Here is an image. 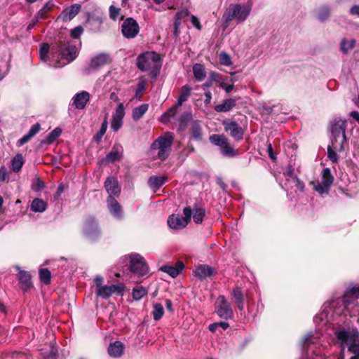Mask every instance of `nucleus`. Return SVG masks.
Returning <instances> with one entry per match:
<instances>
[{
    "instance_id": "obj_41",
    "label": "nucleus",
    "mask_w": 359,
    "mask_h": 359,
    "mask_svg": "<svg viewBox=\"0 0 359 359\" xmlns=\"http://www.w3.org/2000/svg\"><path fill=\"white\" fill-rule=\"evenodd\" d=\"M62 130L59 128H56L47 135L43 142L50 144L56 140L60 136Z\"/></svg>"
},
{
    "instance_id": "obj_61",
    "label": "nucleus",
    "mask_w": 359,
    "mask_h": 359,
    "mask_svg": "<svg viewBox=\"0 0 359 359\" xmlns=\"http://www.w3.org/2000/svg\"><path fill=\"white\" fill-rule=\"evenodd\" d=\"M212 82L213 81H215V82H218L219 81V79H221V77L219 76V74L215 72H212L210 73V76L208 78Z\"/></svg>"
},
{
    "instance_id": "obj_4",
    "label": "nucleus",
    "mask_w": 359,
    "mask_h": 359,
    "mask_svg": "<svg viewBox=\"0 0 359 359\" xmlns=\"http://www.w3.org/2000/svg\"><path fill=\"white\" fill-rule=\"evenodd\" d=\"M173 136L170 133L158 137L151 145V151L156 153V157L161 161H165L171 151Z\"/></svg>"
},
{
    "instance_id": "obj_18",
    "label": "nucleus",
    "mask_w": 359,
    "mask_h": 359,
    "mask_svg": "<svg viewBox=\"0 0 359 359\" xmlns=\"http://www.w3.org/2000/svg\"><path fill=\"white\" fill-rule=\"evenodd\" d=\"M104 187L109 194L108 197L115 198V196H118L121 193V187L114 177H107L104 182Z\"/></svg>"
},
{
    "instance_id": "obj_31",
    "label": "nucleus",
    "mask_w": 359,
    "mask_h": 359,
    "mask_svg": "<svg viewBox=\"0 0 359 359\" xmlns=\"http://www.w3.org/2000/svg\"><path fill=\"white\" fill-rule=\"evenodd\" d=\"M168 181V177L165 176H151L148 180L149 187L153 189H158Z\"/></svg>"
},
{
    "instance_id": "obj_12",
    "label": "nucleus",
    "mask_w": 359,
    "mask_h": 359,
    "mask_svg": "<svg viewBox=\"0 0 359 359\" xmlns=\"http://www.w3.org/2000/svg\"><path fill=\"white\" fill-rule=\"evenodd\" d=\"M139 25L133 18H126L121 26L123 35L127 39H133L139 33Z\"/></svg>"
},
{
    "instance_id": "obj_48",
    "label": "nucleus",
    "mask_w": 359,
    "mask_h": 359,
    "mask_svg": "<svg viewBox=\"0 0 359 359\" xmlns=\"http://www.w3.org/2000/svg\"><path fill=\"white\" fill-rule=\"evenodd\" d=\"M39 277L41 282L45 284H49L50 282V272L47 269H41L39 270Z\"/></svg>"
},
{
    "instance_id": "obj_9",
    "label": "nucleus",
    "mask_w": 359,
    "mask_h": 359,
    "mask_svg": "<svg viewBox=\"0 0 359 359\" xmlns=\"http://www.w3.org/2000/svg\"><path fill=\"white\" fill-rule=\"evenodd\" d=\"M215 312L224 320L233 318V311L224 295H219L215 303Z\"/></svg>"
},
{
    "instance_id": "obj_1",
    "label": "nucleus",
    "mask_w": 359,
    "mask_h": 359,
    "mask_svg": "<svg viewBox=\"0 0 359 359\" xmlns=\"http://www.w3.org/2000/svg\"><path fill=\"white\" fill-rule=\"evenodd\" d=\"M346 121L341 118H334L330 123V144L327 147V156L332 163H337L338 153L344 151L348 144L345 130Z\"/></svg>"
},
{
    "instance_id": "obj_45",
    "label": "nucleus",
    "mask_w": 359,
    "mask_h": 359,
    "mask_svg": "<svg viewBox=\"0 0 359 359\" xmlns=\"http://www.w3.org/2000/svg\"><path fill=\"white\" fill-rule=\"evenodd\" d=\"M318 339V336H314L311 333H309L306 334L303 341H302V346L304 349H309L311 344L316 343V341Z\"/></svg>"
},
{
    "instance_id": "obj_44",
    "label": "nucleus",
    "mask_w": 359,
    "mask_h": 359,
    "mask_svg": "<svg viewBox=\"0 0 359 359\" xmlns=\"http://www.w3.org/2000/svg\"><path fill=\"white\" fill-rule=\"evenodd\" d=\"M121 158V153L118 151H111L102 160V163H114Z\"/></svg>"
},
{
    "instance_id": "obj_59",
    "label": "nucleus",
    "mask_w": 359,
    "mask_h": 359,
    "mask_svg": "<svg viewBox=\"0 0 359 359\" xmlns=\"http://www.w3.org/2000/svg\"><path fill=\"white\" fill-rule=\"evenodd\" d=\"M339 342L340 344L341 351H340L338 359H344L345 357V348L346 346L345 344V342H344V341H339Z\"/></svg>"
},
{
    "instance_id": "obj_62",
    "label": "nucleus",
    "mask_w": 359,
    "mask_h": 359,
    "mask_svg": "<svg viewBox=\"0 0 359 359\" xmlns=\"http://www.w3.org/2000/svg\"><path fill=\"white\" fill-rule=\"evenodd\" d=\"M350 14L359 17V5H354L350 8Z\"/></svg>"
},
{
    "instance_id": "obj_56",
    "label": "nucleus",
    "mask_w": 359,
    "mask_h": 359,
    "mask_svg": "<svg viewBox=\"0 0 359 359\" xmlns=\"http://www.w3.org/2000/svg\"><path fill=\"white\" fill-rule=\"evenodd\" d=\"M83 31L82 27L78 26L71 31V36L74 39H77L81 36Z\"/></svg>"
},
{
    "instance_id": "obj_20",
    "label": "nucleus",
    "mask_w": 359,
    "mask_h": 359,
    "mask_svg": "<svg viewBox=\"0 0 359 359\" xmlns=\"http://www.w3.org/2000/svg\"><path fill=\"white\" fill-rule=\"evenodd\" d=\"M216 273L215 269L206 264H200L196 266L195 276L200 280H203Z\"/></svg>"
},
{
    "instance_id": "obj_53",
    "label": "nucleus",
    "mask_w": 359,
    "mask_h": 359,
    "mask_svg": "<svg viewBox=\"0 0 359 359\" xmlns=\"http://www.w3.org/2000/svg\"><path fill=\"white\" fill-rule=\"evenodd\" d=\"M120 14V8L111 5L109 7V17L111 19L116 20Z\"/></svg>"
},
{
    "instance_id": "obj_47",
    "label": "nucleus",
    "mask_w": 359,
    "mask_h": 359,
    "mask_svg": "<svg viewBox=\"0 0 359 359\" xmlns=\"http://www.w3.org/2000/svg\"><path fill=\"white\" fill-rule=\"evenodd\" d=\"M153 317L155 320H160L164 313V309L163 306L161 304H156L154 306L153 310Z\"/></svg>"
},
{
    "instance_id": "obj_46",
    "label": "nucleus",
    "mask_w": 359,
    "mask_h": 359,
    "mask_svg": "<svg viewBox=\"0 0 359 359\" xmlns=\"http://www.w3.org/2000/svg\"><path fill=\"white\" fill-rule=\"evenodd\" d=\"M147 293V290L142 286L135 287L133 290V297L135 300L141 299Z\"/></svg>"
},
{
    "instance_id": "obj_7",
    "label": "nucleus",
    "mask_w": 359,
    "mask_h": 359,
    "mask_svg": "<svg viewBox=\"0 0 359 359\" xmlns=\"http://www.w3.org/2000/svg\"><path fill=\"white\" fill-rule=\"evenodd\" d=\"M359 298V285L354 287L344 294L341 299H336L332 302V306H337L340 304H342L341 309H334L333 313L337 315H340L341 312H344L345 309H348V306L353 304L354 301Z\"/></svg>"
},
{
    "instance_id": "obj_34",
    "label": "nucleus",
    "mask_w": 359,
    "mask_h": 359,
    "mask_svg": "<svg viewBox=\"0 0 359 359\" xmlns=\"http://www.w3.org/2000/svg\"><path fill=\"white\" fill-rule=\"evenodd\" d=\"M192 138L196 141L202 140V127L199 121H194L191 125Z\"/></svg>"
},
{
    "instance_id": "obj_43",
    "label": "nucleus",
    "mask_w": 359,
    "mask_h": 359,
    "mask_svg": "<svg viewBox=\"0 0 359 359\" xmlns=\"http://www.w3.org/2000/svg\"><path fill=\"white\" fill-rule=\"evenodd\" d=\"M210 141L222 148L228 142V139L224 135H212L210 137Z\"/></svg>"
},
{
    "instance_id": "obj_25",
    "label": "nucleus",
    "mask_w": 359,
    "mask_h": 359,
    "mask_svg": "<svg viewBox=\"0 0 359 359\" xmlns=\"http://www.w3.org/2000/svg\"><path fill=\"white\" fill-rule=\"evenodd\" d=\"M184 265L182 262H177L175 266L165 265L160 268V270L170 275L172 278L177 277L183 270Z\"/></svg>"
},
{
    "instance_id": "obj_37",
    "label": "nucleus",
    "mask_w": 359,
    "mask_h": 359,
    "mask_svg": "<svg viewBox=\"0 0 359 359\" xmlns=\"http://www.w3.org/2000/svg\"><path fill=\"white\" fill-rule=\"evenodd\" d=\"M149 109L148 104H142L133 109L132 116L134 121L140 120Z\"/></svg>"
},
{
    "instance_id": "obj_21",
    "label": "nucleus",
    "mask_w": 359,
    "mask_h": 359,
    "mask_svg": "<svg viewBox=\"0 0 359 359\" xmlns=\"http://www.w3.org/2000/svg\"><path fill=\"white\" fill-rule=\"evenodd\" d=\"M18 271V279L20 288L23 291H27L32 287L31 275L29 272L21 270L19 266L15 267Z\"/></svg>"
},
{
    "instance_id": "obj_17",
    "label": "nucleus",
    "mask_w": 359,
    "mask_h": 359,
    "mask_svg": "<svg viewBox=\"0 0 359 359\" xmlns=\"http://www.w3.org/2000/svg\"><path fill=\"white\" fill-rule=\"evenodd\" d=\"M125 116V108L123 103L118 104L112 115L111 127L112 130L117 132L123 125V119Z\"/></svg>"
},
{
    "instance_id": "obj_55",
    "label": "nucleus",
    "mask_w": 359,
    "mask_h": 359,
    "mask_svg": "<svg viewBox=\"0 0 359 359\" xmlns=\"http://www.w3.org/2000/svg\"><path fill=\"white\" fill-rule=\"evenodd\" d=\"M189 15V11L187 9H182V10L179 11L176 13V15L175 16V19L181 21L182 19L187 17Z\"/></svg>"
},
{
    "instance_id": "obj_28",
    "label": "nucleus",
    "mask_w": 359,
    "mask_h": 359,
    "mask_svg": "<svg viewBox=\"0 0 359 359\" xmlns=\"http://www.w3.org/2000/svg\"><path fill=\"white\" fill-rule=\"evenodd\" d=\"M41 129V126L39 123L34 124L31 128L29 129L27 134L25 135L22 138L18 140L17 142V145L18 147H21L25 143L28 142L32 137H33L36 133L39 132Z\"/></svg>"
},
{
    "instance_id": "obj_26",
    "label": "nucleus",
    "mask_w": 359,
    "mask_h": 359,
    "mask_svg": "<svg viewBox=\"0 0 359 359\" xmlns=\"http://www.w3.org/2000/svg\"><path fill=\"white\" fill-rule=\"evenodd\" d=\"M124 351V345L119 341H116L111 343L108 346V353L111 357L118 358L121 357Z\"/></svg>"
},
{
    "instance_id": "obj_5",
    "label": "nucleus",
    "mask_w": 359,
    "mask_h": 359,
    "mask_svg": "<svg viewBox=\"0 0 359 359\" xmlns=\"http://www.w3.org/2000/svg\"><path fill=\"white\" fill-rule=\"evenodd\" d=\"M137 66L143 72H158L161 66V58L155 52H145L138 56Z\"/></svg>"
},
{
    "instance_id": "obj_52",
    "label": "nucleus",
    "mask_w": 359,
    "mask_h": 359,
    "mask_svg": "<svg viewBox=\"0 0 359 359\" xmlns=\"http://www.w3.org/2000/svg\"><path fill=\"white\" fill-rule=\"evenodd\" d=\"M50 50V46L48 43H43L41 46L39 54L42 60L46 61L48 59V54Z\"/></svg>"
},
{
    "instance_id": "obj_27",
    "label": "nucleus",
    "mask_w": 359,
    "mask_h": 359,
    "mask_svg": "<svg viewBox=\"0 0 359 359\" xmlns=\"http://www.w3.org/2000/svg\"><path fill=\"white\" fill-rule=\"evenodd\" d=\"M283 176L285 179V182L283 185V187L287 190L290 187H292V183L297 179V177L294 174V168L292 165H288L285 170L283 171Z\"/></svg>"
},
{
    "instance_id": "obj_8",
    "label": "nucleus",
    "mask_w": 359,
    "mask_h": 359,
    "mask_svg": "<svg viewBox=\"0 0 359 359\" xmlns=\"http://www.w3.org/2000/svg\"><path fill=\"white\" fill-rule=\"evenodd\" d=\"M184 216L172 215L168 219V224L172 229H182L187 226L191 219L192 210L191 207H185L183 209Z\"/></svg>"
},
{
    "instance_id": "obj_35",
    "label": "nucleus",
    "mask_w": 359,
    "mask_h": 359,
    "mask_svg": "<svg viewBox=\"0 0 359 359\" xmlns=\"http://www.w3.org/2000/svg\"><path fill=\"white\" fill-rule=\"evenodd\" d=\"M47 208V203L41 198H34L30 205V209L34 212H43Z\"/></svg>"
},
{
    "instance_id": "obj_23",
    "label": "nucleus",
    "mask_w": 359,
    "mask_h": 359,
    "mask_svg": "<svg viewBox=\"0 0 359 359\" xmlns=\"http://www.w3.org/2000/svg\"><path fill=\"white\" fill-rule=\"evenodd\" d=\"M81 5L75 4L65 8L60 15L64 22L72 20L80 11Z\"/></svg>"
},
{
    "instance_id": "obj_24",
    "label": "nucleus",
    "mask_w": 359,
    "mask_h": 359,
    "mask_svg": "<svg viewBox=\"0 0 359 359\" xmlns=\"http://www.w3.org/2000/svg\"><path fill=\"white\" fill-rule=\"evenodd\" d=\"M192 210L191 218L196 224H201L205 215V209L201 204L194 203L190 206Z\"/></svg>"
},
{
    "instance_id": "obj_10",
    "label": "nucleus",
    "mask_w": 359,
    "mask_h": 359,
    "mask_svg": "<svg viewBox=\"0 0 359 359\" xmlns=\"http://www.w3.org/2000/svg\"><path fill=\"white\" fill-rule=\"evenodd\" d=\"M130 269V271L139 276H143L148 273V266L144 259L139 254L133 253L129 255Z\"/></svg>"
},
{
    "instance_id": "obj_29",
    "label": "nucleus",
    "mask_w": 359,
    "mask_h": 359,
    "mask_svg": "<svg viewBox=\"0 0 359 359\" xmlns=\"http://www.w3.org/2000/svg\"><path fill=\"white\" fill-rule=\"evenodd\" d=\"M236 104L235 99L229 98L224 100L221 104H217L215 107L217 112H227L231 110Z\"/></svg>"
},
{
    "instance_id": "obj_54",
    "label": "nucleus",
    "mask_w": 359,
    "mask_h": 359,
    "mask_svg": "<svg viewBox=\"0 0 359 359\" xmlns=\"http://www.w3.org/2000/svg\"><path fill=\"white\" fill-rule=\"evenodd\" d=\"M107 125H108V123H107V120H104L101 126L100 130L97 132V133L95 135V137L97 140L101 139L102 137V136L104 135V133H106V130L107 129Z\"/></svg>"
},
{
    "instance_id": "obj_14",
    "label": "nucleus",
    "mask_w": 359,
    "mask_h": 359,
    "mask_svg": "<svg viewBox=\"0 0 359 359\" xmlns=\"http://www.w3.org/2000/svg\"><path fill=\"white\" fill-rule=\"evenodd\" d=\"M124 290L125 287L123 284L111 285H106L100 287L99 290H96V294L102 299H108L112 294H122Z\"/></svg>"
},
{
    "instance_id": "obj_40",
    "label": "nucleus",
    "mask_w": 359,
    "mask_h": 359,
    "mask_svg": "<svg viewBox=\"0 0 359 359\" xmlns=\"http://www.w3.org/2000/svg\"><path fill=\"white\" fill-rule=\"evenodd\" d=\"M24 158L22 154L15 155L11 161V169L14 172H18L23 164H24Z\"/></svg>"
},
{
    "instance_id": "obj_39",
    "label": "nucleus",
    "mask_w": 359,
    "mask_h": 359,
    "mask_svg": "<svg viewBox=\"0 0 359 359\" xmlns=\"http://www.w3.org/2000/svg\"><path fill=\"white\" fill-rule=\"evenodd\" d=\"M193 72L196 81H201L205 79L206 72L203 65L201 64H195L193 66Z\"/></svg>"
},
{
    "instance_id": "obj_63",
    "label": "nucleus",
    "mask_w": 359,
    "mask_h": 359,
    "mask_svg": "<svg viewBox=\"0 0 359 359\" xmlns=\"http://www.w3.org/2000/svg\"><path fill=\"white\" fill-rule=\"evenodd\" d=\"M46 13H47L41 8L38 11L35 17L37 18L38 20L40 21L41 20L46 18Z\"/></svg>"
},
{
    "instance_id": "obj_13",
    "label": "nucleus",
    "mask_w": 359,
    "mask_h": 359,
    "mask_svg": "<svg viewBox=\"0 0 359 359\" xmlns=\"http://www.w3.org/2000/svg\"><path fill=\"white\" fill-rule=\"evenodd\" d=\"M83 233L90 241H95L100 237V230L94 218L89 217L86 220L83 226Z\"/></svg>"
},
{
    "instance_id": "obj_58",
    "label": "nucleus",
    "mask_w": 359,
    "mask_h": 359,
    "mask_svg": "<svg viewBox=\"0 0 359 359\" xmlns=\"http://www.w3.org/2000/svg\"><path fill=\"white\" fill-rule=\"evenodd\" d=\"M295 180L292 183V184H294L297 189L301 191H304V184L303 182H302L298 177L297 179H294Z\"/></svg>"
},
{
    "instance_id": "obj_38",
    "label": "nucleus",
    "mask_w": 359,
    "mask_h": 359,
    "mask_svg": "<svg viewBox=\"0 0 359 359\" xmlns=\"http://www.w3.org/2000/svg\"><path fill=\"white\" fill-rule=\"evenodd\" d=\"M330 15V8L328 6H322L316 11V18L321 22L327 20Z\"/></svg>"
},
{
    "instance_id": "obj_3",
    "label": "nucleus",
    "mask_w": 359,
    "mask_h": 359,
    "mask_svg": "<svg viewBox=\"0 0 359 359\" xmlns=\"http://www.w3.org/2000/svg\"><path fill=\"white\" fill-rule=\"evenodd\" d=\"M250 12L251 7L246 4H231L222 15L224 27L226 28L233 20H236L237 23L244 22L250 15Z\"/></svg>"
},
{
    "instance_id": "obj_16",
    "label": "nucleus",
    "mask_w": 359,
    "mask_h": 359,
    "mask_svg": "<svg viewBox=\"0 0 359 359\" xmlns=\"http://www.w3.org/2000/svg\"><path fill=\"white\" fill-rule=\"evenodd\" d=\"M109 61V55L107 53H100L93 57L89 63L88 68L85 69V73L89 74L91 70H97L107 65Z\"/></svg>"
},
{
    "instance_id": "obj_60",
    "label": "nucleus",
    "mask_w": 359,
    "mask_h": 359,
    "mask_svg": "<svg viewBox=\"0 0 359 359\" xmlns=\"http://www.w3.org/2000/svg\"><path fill=\"white\" fill-rule=\"evenodd\" d=\"M94 281H95V286H96V290H99L100 287H103V285H102V283L103 282V278H102V276H97L95 278Z\"/></svg>"
},
{
    "instance_id": "obj_19",
    "label": "nucleus",
    "mask_w": 359,
    "mask_h": 359,
    "mask_svg": "<svg viewBox=\"0 0 359 359\" xmlns=\"http://www.w3.org/2000/svg\"><path fill=\"white\" fill-rule=\"evenodd\" d=\"M107 207L110 214L117 219L123 218V210L121 205L114 197H108L107 199Z\"/></svg>"
},
{
    "instance_id": "obj_2",
    "label": "nucleus",
    "mask_w": 359,
    "mask_h": 359,
    "mask_svg": "<svg viewBox=\"0 0 359 359\" xmlns=\"http://www.w3.org/2000/svg\"><path fill=\"white\" fill-rule=\"evenodd\" d=\"M335 336L339 341L345 342L348 351L353 354L350 359H359V331L356 327L338 330Z\"/></svg>"
},
{
    "instance_id": "obj_51",
    "label": "nucleus",
    "mask_w": 359,
    "mask_h": 359,
    "mask_svg": "<svg viewBox=\"0 0 359 359\" xmlns=\"http://www.w3.org/2000/svg\"><path fill=\"white\" fill-rule=\"evenodd\" d=\"M219 60V62L225 66H230L232 64L231 57L225 52L220 53Z\"/></svg>"
},
{
    "instance_id": "obj_32",
    "label": "nucleus",
    "mask_w": 359,
    "mask_h": 359,
    "mask_svg": "<svg viewBox=\"0 0 359 359\" xmlns=\"http://www.w3.org/2000/svg\"><path fill=\"white\" fill-rule=\"evenodd\" d=\"M192 88L189 85H184L180 88V94L177 101V106H182L190 97Z\"/></svg>"
},
{
    "instance_id": "obj_42",
    "label": "nucleus",
    "mask_w": 359,
    "mask_h": 359,
    "mask_svg": "<svg viewBox=\"0 0 359 359\" xmlns=\"http://www.w3.org/2000/svg\"><path fill=\"white\" fill-rule=\"evenodd\" d=\"M221 154L226 157H234L238 155V151L235 150L227 142L221 149Z\"/></svg>"
},
{
    "instance_id": "obj_15",
    "label": "nucleus",
    "mask_w": 359,
    "mask_h": 359,
    "mask_svg": "<svg viewBox=\"0 0 359 359\" xmlns=\"http://www.w3.org/2000/svg\"><path fill=\"white\" fill-rule=\"evenodd\" d=\"M223 126L226 132L236 140H241L243 137L244 130L242 127L234 121H224Z\"/></svg>"
},
{
    "instance_id": "obj_36",
    "label": "nucleus",
    "mask_w": 359,
    "mask_h": 359,
    "mask_svg": "<svg viewBox=\"0 0 359 359\" xmlns=\"http://www.w3.org/2000/svg\"><path fill=\"white\" fill-rule=\"evenodd\" d=\"M356 41L354 39H343L340 42V50L344 54H347L353 49L355 46Z\"/></svg>"
},
{
    "instance_id": "obj_57",
    "label": "nucleus",
    "mask_w": 359,
    "mask_h": 359,
    "mask_svg": "<svg viewBox=\"0 0 359 359\" xmlns=\"http://www.w3.org/2000/svg\"><path fill=\"white\" fill-rule=\"evenodd\" d=\"M8 177V170L6 167H0V182L5 181Z\"/></svg>"
},
{
    "instance_id": "obj_50",
    "label": "nucleus",
    "mask_w": 359,
    "mask_h": 359,
    "mask_svg": "<svg viewBox=\"0 0 359 359\" xmlns=\"http://www.w3.org/2000/svg\"><path fill=\"white\" fill-rule=\"evenodd\" d=\"M180 106H177V103L173 105L172 107H171L166 112H165L163 114V115L162 116V121H168L169 120L170 118L173 117L176 113H177V108L179 107Z\"/></svg>"
},
{
    "instance_id": "obj_64",
    "label": "nucleus",
    "mask_w": 359,
    "mask_h": 359,
    "mask_svg": "<svg viewBox=\"0 0 359 359\" xmlns=\"http://www.w3.org/2000/svg\"><path fill=\"white\" fill-rule=\"evenodd\" d=\"M267 152H268V154H269V157H270L272 160H276V155H275V154L273 153V147H272L271 144H268V146H267Z\"/></svg>"
},
{
    "instance_id": "obj_49",
    "label": "nucleus",
    "mask_w": 359,
    "mask_h": 359,
    "mask_svg": "<svg viewBox=\"0 0 359 359\" xmlns=\"http://www.w3.org/2000/svg\"><path fill=\"white\" fill-rule=\"evenodd\" d=\"M147 88V81L143 79H141L138 83H137V88H136V90H135V97H137L138 99H140L143 92Z\"/></svg>"
},
{
    "instance_id": "obj_22",
    "label": "nucleus",
    "mask_w": 359,
    "mask_h": 359,
    "mask_svg": "<svg viewBox=\"0 0 359 359\" xmlns=\"http://www.w3.org/2000/svg\"><path fill=\"white\" fill-rule=\"evenodd\" d=\"M90 94L87 91L76 93L72 98L73 104L77 109H83L90 100Z\"/></svg>"
},
{
    "instance_id": "obj_6",
    "label": "nucleus",
    "mask_w": 359,
    "mask_h": 359,
    "mask_svg": "<svg viewBox=\"0 0 359 359\" xmlns=\"http://www.w3.org/2000/svg\"><path fill=\"white\" fill-rule=\"evenodd\" d=\"M51 53L57 54L67 62L73 61L76 57V48L69 41H60V44L55 43L51 46Z\"/></svg>"
},
{
    "instance_id": "obj_11",
    "label": "nucleus",
    "mask_w": 359,
    "mask_h": 359,
    "mask_svg": "<svg viewBox=\"0 0 359 359\" xmlns=\"http://www.w3.org/2000/svg\"><path fill=\"white\" fill-rule=\"evenodd\" d=\"M334 177L329 168H324L322 172L321 180L314 185V189L319 194H327L333 183Z\"/></svg>"
},
{
    "instance_id": "obj_30",
    "label": "nucleus",
    "mask_w": 359,
    "mask_h": 359,
    "mask_svg": "<svg viewBox=\"0 0 359 359\" xmlns=\"http://www.w3.org/2000/svg\"><path fill=\"white\" fill-rule=\"evenodd\" d=\"M332 302L329 303V310L327 309V306H325V309L321 311L319 314L316 315L314 317L313 321L316 324H323L325 325L329 321L328 314L330 311H331L335 306H332Z\"/></svg>"
},
{
    "instance_id": "obj_33",
    "label": "nucleus",
    "mask_w": 359,
    "mask_h": 359,
    "mask_svg": "<svg viewBox=\"0 0 359 359\" xmlns=\"http://www.w3.org/2000/svg\"><path fill=\"white\" fill-rule=\"evenodd\" d=\"M232 295L241 312L244 310V297L241 287H236L233 290Z\"/></svg>"
}]
</instances>
